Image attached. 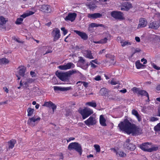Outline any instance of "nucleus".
Returning <instances> with one entry per match:
<instances>
[{
	"label": "nucleus",
	"mask_w": 160,
	"mask_h": 160,
	"mask_svg": "<svg viewBox=\"0 0 160 160\" xmlns=\"http://www.w3.org/2000/svg\"><path fill=\"white\" fill-rule=\"evenodd\" d=\"M118 127L121 130L125 132L128 134H132L133 135H135L139 133L140 129L127 120L121 122L118 124Z\"/></svg>",
	"instance_id": "obj_1"
},
{
	"label": "nucleus",
	"mask_w": 160,
	"mask_h": 160,
	"mask_svg": "<svg viewBox=\"0 0 160 160\" xmlns=\"http://www.w3.org/2000/svg\"><path fill=\"white\" fill-rule=\"evenodd\" d=\"M152 146V143L150 142H145L140 145V148L143 151L152 152L158 150V148L156 146Z\"/></svg>",
	"instance_id": "obj_2"
},
{
	"label": "nucleus",
	"mask_w": 160,
	"mask_h": 160,
	"mask_svg": "<svg viewBox=\"0 0 160 160\" xmlns=\"http://www.w3.org/2000/svg\"><path fill=\"white\" fill-rule=\"evenodd\" d=\"M68 149L70 150L74 149L78 152L80 155L82 153V149L81 146L78 142H74L70 143L68 146Z\"/></svg>",
	"instance_id": "obj_3"
},
{
	"label": "nucleus",
	"mask_w": 160,
	"mask_h": 160,
	"mask_svg": "<svg viewBox=\"0 0 160 160\" xmlns=\"http://www.w3.org/2000/svg\"><path fill=\"white\" fill-rule=\"evenodd\" d=\"M79 111L83 119H85L93 113L92 109L87 108H85L83 109L79 110Z\"/></svg>",
	"instance_id": "obj_4"
},
{
	"label": "nucleus",
	"mask_w": 160,
	"mask_h": 160,
	"mask_svg": "<svg viewBox=\"0 0 160 160\" xmlns=\"http://www.w3.org/2000/svg\"><path fill=\"white\" fill-rule=\"evenodd\" d=\"M34 13V12L31 11H27L20 16L21 17L17 19L15 22L16 24H20L23 21V18L30 15H31Z\"/></svg>",
	"instance_id": "obj_5"
},
{
	"label": "nucleus",
	"mask_w": 160,
	"mask_h": 160,
	"mask_svg": "<svg viewBox=\"0 0 160 160\" xmlns=\"http://www.w3.org/2000/svg\"><path fill=\"white\" fill-rule=\"evenodd\" d=\"M41 118L38 116H34L30 118L27 121V123L30 126L33 127L36 125L41 120Z\"/></svg>",
	"instance_id": "obj_6"
},
{
	"label": "nucleus",
	"mask_w": 160,
	"mask_h": 160,
	"mask_svg": "<svg viewBox=\"0 0 160 160\" xmlns=\"http://www.w3.org/2000/svg\"><path fill=\"white\" fill-rule=\"evenodd\" d=\"M103 36L104 37L103 38L98 41H93V42L95 43L104 44L106 43L108 40L111 39V35L108 33H104Z\"/></svg>",
	"instance_id": "obj_7"
},
{
	"label": "nucleus",
	"mask_w": 160,
	"mask_h": 160,
	"mask_svg": "<svg viewBox=\"0 0 160 160\" xmlns=\"http://www.w3.org/2000/svg\"><path fill=\"white\" fill-rule=\"evenodd\" d=\"M111 14L112 17L116 19L123 20L124 19L123 13L119 11L112 12Z\"/></svg>",
	"instance_id": "obj_8"
},
{
	"label": "nucleus",
	"mask_w": 160,
	"mask_h": 160,
	"mask_svg": "<svg viewBox=\"0 0 160 160\" xmlns=\"http://www.w3.org/2000/svg\"><path fill=\"white\" fill-rule=\"evenodd\" d=\"M132 90L134 92L142 96H146L149 100V95L147 92L143 90H141L136 87L132 89Z\"/></svg>",
	"instance_id": "obj_9"
},
{
	"label": "nucleus",
	"mask_w": 160,
	"mask_h": 160,
	"mask_svg": "<svg viewBox=\"0 0 160 160\" xmlns=\"http://www.w3.org/2000/svg\"><path fill=\"white\" fill-rule=\"evenodd\" d=\"M39 10L43 12L47 13H50L52 11L51 7L48 5H43L40 6Z\"/></svg>",
	"instance_id": "obj_10"
},
{
	"label": "nucleus",
	"mask_w": 160,
	"mask_h": 160,
	"mask_svg": "<svg viewBox=\"0 0 160 160\" xmlns=\"http://www.w3.org/2000/svg\"><path fill=\"white\" fill-rule=\"evenodd\" d=\"M56 74L62 81H65L68 80L69 75L68 72L63 73L57 72L56 73Z\"/></svg>",
	"instance_id": "obj_11"
},
{
	"label": "nucleus",
	"mask_w": 160,
	"mask_h": 160,
	"mask_svg": "<svg viewBox=\"0 0 160 160\" xmlns=\"http://www.w3.org/2000/svg\"><path fill=\"white\" fill-rule=\"evenodd\" d=\"M77 16V14L75 12H69L64 18V19L66 21L73 22L75 20Z\"/></svg>",
	"instance_id": "obj_12"
},
{
	"label": "nucleus",
	"mask_w": 160,
	"mask_h": 160,
	"mask_svg": "<svg viewBox=\"0 0 160 160\" xmlns=\"http://www.w3.org/2000/svg\"><path fill=\"white\" fill-rule=\"evenodd\" d=\"M52 35L54 38L53 41H56L60 37V31L58 28H55L53 29L52 32Z\"/></svg>",
	"instance_id": "obj_13"
},
{
	"label": "nucleus",
	"mask_w": 160,
	"mask_h": 160,
	"mask_svg": "<svg viewBox=\"0 0 160 160\" xmlns=\"http://www.w3.org/2000/svg\"><path fill=\"white\" fill-rule=\"evenodd\" d=\"M85 123L88 126L93 125L95 124L97 122L95 116H91L87 120L85 121Z\"/></svg>",
	"instance_id": "obj_14"
},
{
	"label": "nucleus",
	"mask_w": 160,
	"mask_h": 160,
	"mask_svg": "<svg viewBox=\"0 0 160 160\" xmlns=\"http://www.w3.org/2000/svg\"><path fill=\"white\" fill-rule=\"evenodd\" d=\"M129 142L130 140L127 139L124 144V146L127 149L131 150H134L136 148L135 146L132 143H130Z\"/></svg>",
	"instance_id": "obj_15"
},
{
	"label": "nucleus",
	"mask_w": 160,
	"mask_h": 160,
	"mask_svg": "<svg viewBox=\"0 0 160 160\" xmlns=\"http://www.w3.org/2000/svg\"><path fill=\"white\" fill-rule=\"evenodd\" d=\"M74 67L75 65L73 63L69 62L66 65L59 66L58 68L61 70H66L71 68H73Z\"/></svg>",
	"instance_id": "obj_16"
},
{
	"label": "nucleus",
	"mask_w": 160,
	"mask_h": 160,
	"mask_svg": "<svg viewBox=\"0 0 160 160\" xmlns=\"http://www.w3.org/2000/svg\"><path fill=\"white\" fill-rule=\"evenodd\" d=\"M132 8V4L128 2H125L123 4L121 8V10L124 11H128Z\"/></svg>",
	"instance_id": "obj_17"
},
{
	"label": "nucleus",
	"mask_w": 160,
	"mask_h": 160,
	"mask_svg": "<svg viewBox=\"0 0 160 160\" xmlns=\"http://www.w3.org/2000/svg\"><path fill=\"white\" fill-rule=\"evenodd\" d=\"M78 63L80 65L81 67L83 69H86L88 67V65L85 62V60L82 57H79V60Z\"/></svg>",
	"instance_id": "obj_18"
},
{
	"label": "nucleus",
	"mask_w": 160,
	"mask_h": 160,
	"mask_svg": "<svg viewBox=\"0 0 160 160\" xmlns=\"http://www.w3.org/2000/svg\"><path fill=\"white\" fill-rule=\"evenodd\" d=\"M147 20L144 18H141L139 19V23L138 28H140L145 27L147 24Z\"/></svg>",
	"instance_id": "obj_19"
},
{
	"label": "nucleus",
	"mask_w": 160,
	"mask_h": 160,
	"mask_svg": "<svg viewBox=\"0 0 160 160\" xmlns=\"http://www.w3.org/2000/svg\"><path fill=\"white\" fill-rule=\"evenodd\" d=\"M53 89L55 91H65L71 89L72 88L71 87H64L55 86L53 87Z\"/></svg>",
	"instance_id": "obj_20"
},
{
	"label": "nucleus",
	"mask_w": 160,
	"mask_h": 160,
	"mask_svg": "<svg viewBox=\"0 0 160 160\" xmlns=\"http://www.w3.org/2000/svg\"><path fill=\"white\" fill-rule=\"evenodd\" d=\"M74 31L82 39L86 40L88 39V36L85 32L76 30H74Z\"/></svg>",
	"instance_id": "obj_21"
},
{
	"label": "nucleus",
	"mask_w": 160,
	"mask_h": 160,
	"mask_svg": "<svg viewBox=\"0 0 160 160\" xmlns=\"http://www.w3.org/2000/svg\"><path fill=\"white\" fill-rule=\"evenodd\" d=\"M113 150L114 152H115L117 156H119L120 157H125L126 154L123 151L120 150H116L114 148H112L111 149Z\"/></svg>",
	"instance_id": "obj_22"
},
{
	"label": "nucleus",
	"mask_w": 160,
	"mask_h": 160,
	"mask_svg": "<svg viewBox=\"0 0 160 160\" xmlns=\"http://www.w3.org/2000/svg\"><path fill=\"white\" fill-rule=\"evenodd\" d=\"M102 15L99 13H96L92 14H88V17L89 18L96 19L101 18Z\"/></svg>",
	"instance_id": "obj_23"
},
{
	"label": "nucleus",
	"mask_w": 160,
	"mask_h": 160,
	"mask_svg": "<svg viewBox=\"0 0 160 160\" xmlns=\"http://www.w3.org/2000/svg\"><path fill=\"white\" fill-rule=\"evenodd\" d=\"M34 81V79L32 78H29L27 79L26 81L23 82L22 83V82L21 81L20 82V85H22L23 84V85H25V86L28 87L29 85L33 82Z\"/></svg>",
	"instance_id": "obj_24"
},
{
	"label": "nucleus",
	"mask_w": 160,
	"mask_h": 160,
	"mask_svg": "<svg viewBox=\"0 0 160 160\" xmlns=\"http://www.w3.org/2000/svg\"><path fill=\"white\" fill-rule=\"evenodd\" d=\"M83 54L84 56L87 58L90 59H92L94 58V57L92 55L91 52L90 51H85L83 52Z\"/></svg>",
	"instance_id": "obj_25"
},
{
	"label": "nucleus",
	"mask_w": 160,
	"mask_h": 160,
	"mask_svg": "<svg viewBox=\"0 0 160 160\" xmlns=\"http://www.w3.org/2000/svg\"><path fill=\"white\" fill-rule=\"evenodd\" d=\"M92 2H87V5L88 7L90 9L92 10L95 8L96 6L95 5V3L98 2V1L96 0H92Z\"/></svg>",
	"instance_id": "obj_26"
},
{
	"label": "nucleus",
	"mask_w": 160,
	"mask_h": 160,
	"mask_svg": "<svg viewBox=\"0 0 160 160\" xmlns=\"http://www.w3.org/2000/svg\"><path fill=\"white\" fill-rule=\"evenodd\" d=\"M160 26L156 22H152L150 23L149 25V28L154 29H157Z\"/></svg>",
	"instance_id": "obj_27"
},
{
	"label": "nucleus",
	"mask_w": 160,
	"mask_h": 160,
	"mask_svg": "<svg viewBox=\"0 0 160 160\" xmlns=\"http://www.w3.org/2000/svg\"><path fill=\"white\" fill-rule=\"evenodd\" d=\"M132 114L136 117L138 121L140 122L141 121L142 119L141 116L139 115L136 110L135 109L132 110Z\"/></svg>",
	"instance_id": "obj_28"
},
{
	"label": "nucleus",
	"mask_w": 160,
	"mask_h": 160,
	"mask_svg": "<svg viewBox=\"0 0 160 160\" xmlns=\"http://www.w3.org/2000/svg\"><path fill=\"white\" fill-rule=\"evenodd\" d=\"M19 74L21 76L23 77L26 71V68L23 66L19 67Z\"/></svg>",
	"instance_id": "obj_29"
},
{
	"label": "nucleus",
	"mask_w": 160,
	"mask_h": 160,
	"mask_svg": "<svg viewBox=\"0 0 160 160\" xmlns=\"http://www.w3.org/2000/svg\"><path fill=\"white\" fill-rule=\"evenodd\" d=\"M131 43L129 41H125L123 40H120V44L122 47L131 45Z\"/></svg>",
	"instance_id": "obj_30"
},
{
	"label": "nucleus",
	"mask_w": 160,
	"mask_h": 160,
	"mask_svg": "<svg viewBox=\"0 0 160 160\" xmlns=\"http://www.w3.org/2000/svg\"><path fill=\"white\" fill-rule=\"evenodd\" d=\"M16 142V140L12 139L8 142V146L9 149H12Z\"/></svg>",
	"instance_id": "obj_31"
},
{
	"label": "nucleus",
	"mask_w": 160,
	"mask_h": 160,
	"mask_svg": "<svg viewBox=\"0 0 160 160\" xmlns=\"http://www.w3.org/2000/svg\"><path fill=\"white\" fill-rule=\"evenodd\" d=\"M100 123L101 125L103 126H106V119L104 118L103 116V115H101L100 117Z\"/></svg>",
	"instance_id": "obj_32"
},
{
	"label": "nucleus",
	"mask_w": 160,
	"mask_h": 160,
	"mask_svg": "<svg viewBox=\"0 0 160 160\" xmlns=\"http://www.w3.org/2000/svg\"><path fill=\"white\" fill-rule=\"evenodd\" d=\"M85 105L93 108H95L97 106L96 103L94 101L87 102L86 103Z\"/></svg>",
	"instance_id": "obj_33"
},
{
	"label": "nucleus",
	"mask_w": 160,
	"mask_h": 160,
	"mask_svg": "<svg viewBox=\"0 0 160 160\" xmlns=\"http://www.w3.org/2000/svg\"><path fill=\"white\" fill-rule=\"evenodd\" d=\"M7 21V19L1 16L0 17V24L1 25L5 24Z\"/></svg>",
	"instance_id": "obj_34"
},
{
	"label": "nucleus",
	"mask_w": 160,
	"mask_h": 160,
	"mask_svg": "<svg viewBox=\"0 0 160 160\" xmlns=\"http://www.w3.org/2000/svg\"><path fill=\"white\" fill-rule=\"evenodd\" d=\"M9 62L8 60L6 58H2L0 59V64H6Z\"/></svg>",
	"instance_id": "obj_35"
},
{
	"label": "nucleus",
	"mask_w": 160,
	"mask_h": 160,
	"mask_svg": "<svg viewBox=\"0 0 160 160\" xmlns=\"http://www.w3.org/2000/svg\"><path fill=\"white\" fill-rule=\"evenodd\" d=\"M90 27L92 28L94 27H103L104 25L102 24H98L96 23H92L90 24Z\"/></svg>",
	"instance_id": "obj_36"
},
{
	"label": "nucleus",
	"mask_w": 160,
	"mask_h": 160,
	"mask_svg": "<svg viewBox=\"0 0 160 160\" xmlns=\"http://www.w3.org/2000/svg\"><path fill=\"white\" fill-rule=\"evenodd\" d=\"M34 110L31 108H28L27 111L28 112V116H30L32 115L34 112Z\"/></svg>",
	"instance_id": "obj_37"
},
{
	"label": "nucleus",
	"mask_w": 160,
	"mask_h": 160,
	"mask_svg": "<svg viewBox=\"0 0 160 160\" xmlns=\"http://www.w3.org/2000/svg\"><path fill=\"white\" fill-rule=\"evenodd\" d=\"M68 75L70 76L75 74L79 73V72L77 70L74 69L70 70L68 72Z\"/></svg>",
	"instance_id": "obj_38"
},
{
	"label": "nucleus",
	"mask_w": 160,
	"mask_h": 160,
	"mask_svg": "<svg viewBox=\"0 0 160 160\" xmlns=\"http://www.w3.org/2000/svg\"><path fill=\"white\" fill-rule=\"evenodd\" d=\"M135 65L137 68L138 69L142 68V67L144 66L142 64L140 63L139 61H137L136 62Z\"/></svg>",
	"instance_id": "obj_39"
},
{
	"label": "nucleus",
	"mask_w": 160,
	"mask_h": 160,
	"mask_svg": "<svg viewBox=\"0 0 160 160\" xmlns=\"http://www.w3.org/2000/svg\"><path fill=\"white\" fill-rule=\"evenodd\" d=\"M108 92L107 90L105 88H102L100 91V93L102 95H105Z\"/></svg>",
	"instance_id": "obj_40"
},
{
	"label": "nucleus",
	"mask_w": 160,
	"mask_h": 160,
	"mask_svg": "<svg viewBox=\"0 0 160 160\" xmlns=\"http://www.w3.org/2000/svg\"><path fill=\"white\" fill-rule=\"evenodd\" d=\"M108 82L111 84L112 85H115L118 84L119 82L117 80H115L114 79H112L111 80H109Z\"/></svg>",
	"instance_id": "obj_41"
},
{
	"label": "nucleus",
	"mask_w": 160,
	"mask_h": 160,
	"mask_svg": "<svg viewBox=\"0 0 160 160\" xmlns=\"http://www.w3.org/2000/svg\"><path fill=\"white\" fill-rule=\"evenodd\" d=\"M80 83L82 84V86H84V87L86 88L88 87V83L84 82L78 81L77 83V84H78V85H79Z\"/></svg>",
	"instance_id": "obj_42"
},
{
	"label": "nucleus",
	"mask_w": 160,
	"mask_h": 160,
	"mask_svg": "<svg viewBox=\"0 0 160 160\" xmlns=\"http://www.w3.org/2000/svg\"><path fill=\"white\" fill-rule=\"evenodd\" d=\"M53 103L51 102H46L43 105V106L50 108Z\"/></svg>",
	"instance_id": "obj_43"
},
{
	"label": "nucleus",
	"mask_w": 160,
	"mask_h": 160,
	"mask_svg": "<svg viewBox=\"0 0 160 160\" xmlns=\"http://www.w3.org/2000/svg\"><path fill=\"white\" fill-rule=\"evenodd\" d=\"M94 147L97 152H100L101 150L100 147L98 145L95 144L94 145Z\"/></svg>",
	"instance_id": "obj_44"
},
{
	"label": "nucleus",
	"mask_w": 160,
	"mask_h": 160,
	"mask_svg": "<svg viewBox=\"0 0 160 160\" xmlns=\"http://www.w3.org/2000/svg\"><path fill=\"white\" fill-rule=\"evenodd\" d=\"M155 130L158 132H160V123L154 127Z\"/></svg>",
	"instance_id": "obj_45"
},
{
	"label": "nucleus",
	"mask_w": 160,
	"mask_h": 160,
	"mask_svg": "<svg viewBox=\"0 0 160 160\" xmlns=\"http://www.w3.org/2000/svg\"><path fill=\"white\" fill-rule=\"evenodd\" d=\"M152 67L155 69L157 70H160V67H158L157 66L156 64L154 63H153L152 64Z\"/></svg>",
	"instance_id": "obj_46"
},
{
	"label": "nucleus",
	"mask_w": 160,
	"mask_h": 160,
	"mask_svg": "<svg viewBox=\"0 0 160 160\" xmlns=\"http://www.w3.org/2000/svg\"><path fill=\"white\" fill-rule=\"evenodd\" d=\"M61 30L63 32V34L64 35H66L68 32L67 30H66L64 28H62Z\"/></svg>",
	"instance_id": "obj_47"
},
{
	"label": "nucleus",
	"mask_w": 160,
	"mask_h": 160,
	"mask_svg": "<svg viewBox=\"0 0 160 160\" xmlns=\"http://www.w3.org/2000/svg\"><path fill=\"white\" fill-rule=\"evenodd\" d=\"M50 108H51L52 109L53 111L52 112L53 113V112H54V110L56 109V106L55 105V104L53 103Z\"/></svg>",
	"instance_id": "obj_48"
},
{
	"label": "nucleus",
	"mask_w": 160,
	"mask_h": 160,
	"mask_svg": "<svg viewBox=\"0 0 160 160\" xmlns=\"http://www.w3.org/2000/svg\"><path fill=\"white\" fill-rule=\"evenodd\" d=\"M30 74L32 77H35L37 75L36 73L33 71H31L30 72Z\"/></svg>",
	"instance_id": "obj_49"
},
{
	"label": "nucleus",
	"mask_w": 160,
	"mask_h": 160,
	"mask_svg": "<svg viewBox=\"0 0 160 160\" xmlns=\"http://www.w3.org/2000/svg\"><path fill=\"white\" fill-rule=\"evenodd\" d=\"M94 79L96 81H100L101 80V77L99 75L95 77Z\"/></svg>",
	"instance_id": "obj_50"
},
{
	"label": "nucleus",
	"mask_w": 160,
	"mask_h": 160,
	"mask_svg": "<svg viewBox=\"0 0 160 160\" xmlns=\"http://www.w3.org/2000/svg\"><path fill=\"white\" fill-rule=\"evenodd\" d=\"M158 120V119L155 117H152L150 119V121L152 122H154Z\"/></svg>",
	"instance_id": "obj_51"
},
{
	"label": "nucleus",
	"mask_w": 160,
	"mask_h": 160,
	"mask_svg": "<svg viewBox=\"0 0 160 160\" xmlns=\"http://www.w3.org/2000/svg\"><path fill=\"white\" fill-rule=\"evenodd\" d=\"M90 62H92V63L94 62V63L96 64H98L99 63V62H98V61L97 59H95L94 60H92Z\"/></svg>",
	"instance_id": "obj_52"
},
{
	"label": "nucleus",
	"mask_w": 160,
	"mask_h": 160,
	"mask_svg": "<svg viewBox=\"0 0 160 160\" xmlns=\"http://www.w3.org/2000/svg\"><path fill=\"white\" fill-rule=\"evenodd\" d=\"M141 61L142 62H143V64H146L147 63V60L146 59H144V58H143L141 59Z\"/></svg>",
	"instance_id": "obj_53"
},
{
	"label": "nucleus",
	"mask_w": 160,
	"mask_h": 160,
	"mask_svg": "<svg viewBox=\"0 0 160 160\" xmlns=\"http://www.w3.org/2000/svg\"><path fill=\"white\" fill-rule=\"evenodd\" d=\"M75 138L73 137H70L67 140V142H70L71 141L73 140H74Z\"/></svg>",
	"instance_id": "obj_54"
},
{
	"label": "nucleus",
	"mask_w": 160,
	"mask_h": 160,
	"mask_svg": "<svg viewBox=\"0 0 160 160\" xmlns=\"http://www.w3.org/2000/svg\"><path fill=\"white\" fill-rule=\"evenodd\" d=\"M106 57L107 58H112V55H111L110 54H107L106 55Z\"/></svg>",
	"instance_id": "obj_55"
},
{
	"label": "nucleus",
	"mask_w": 160,
	"mask_h": 160,
	"mask_svg": "<svg viewBox=\"0 0 160 160\" xmlns=\"http://www.w3.org/2000/svg\"><path fill=\"white\" fill-rule=\"evenodd\" d=\"M135 39L136 41L138 42H139L140 41V38L138 37H136L135 38Z\"/></svg>",
	"instance_id": "obj_56"
},
{
	"label": "nucleus",
	"mask_w": 160,
	"mask_h": 160,
	"mask_svg": "<svg viewBox=\"0 0 160 160\" xmlns=\"http://www.w3.org/2000/svg\"><path fill=\"white\" fill-rule=\"evenodd\" d=\"M90 64L91 65V67L92 68H94L96 67V66L93 64V63L90 62Z\"/></svg>",
	"instance_id": "obj_57"
},
{
	"label": "nucleus",
	"mask_w": 160,
	"mask_h": 160,
	"mask_svg": "<svg viewBox=\"0 0 160 160\" xmlns=\"http://www.w3.org/2000/svg\"><path fill=\"white\" fill-rule=\"evenodd\" d=\"M120 92H122V93H124L127 92V90L126 89H125L123 90H120Z\"/></svg>",
	"instance_id": "obj_58"
},
{
	"label": "nucleus",
	"mask_w": 160,
	"mask_h": 160,
	"mask_svg": "<svg viewBox=\"0 0 160 160\" xmlns=\"http://www.w3.org/2000/svg\"><path fill=\"white\" fill-rule=\"evenodd\" d=\"M88 31H89L92 32V27H90V25L89 24L88 29Z\"/></svg>",
	"instance_id": "obj_59"
},
{
	"label": "nucleus",
	"mask_w": 160,
	"mask_h": 160,
	"mask_svg": "<svg viewBox=\"0 0 160 160\" xmlns=\"http://www.w3.org/2000/svg\"><path fill=\"white\" fill-rule=\"evenodd\" d=\"M117 40L118 42H119L120 43V40H123V39L122 38H121L120 37H118L117 38Z\"/></svg>",
	"instance_id": "obj_60"
},
{
	"label": "nucleus",
	"mask_w": 160,
	"mask_h": 160,
	"mask_svg": "<svg viewBox=\"0 0 160 160\" xmlns=\"http://www.w3.org/2000/svg\"><path fill=\"white\" fill-rule=\"evenodd\" d=\"M158 116L160 117V107L159 108L158 112Z\"/></svg>",
	"instance_id": "obj_61"
},
{
	"label": "nucleus",
	"mask_w": 160,
	"mask_h": 160,
	"mask_svg": "<svg viewBox=\"0 0 160 160\" xmlns=\"http://www.w3.org/2000/svg\"><path fill=\"white\" fill-rule=\"evenodd\" d=\"M152 36L153 37V38H156V37H157L158 38V39L160 40V37H158V36H157L156 35H152Z\"/></svg>",
	"instance_id": "obj_62"
},
{
	"label": "nucleus",
	"mask_w": 160,
	"mask_h": 160,
	"mask_svg": "<svg viewBox=\"0 0 160 160\" xmlns=\"http://www.w3.org/2000/svg\"><path fill=\"white\" fill-rule=\"evenodd\" d=\"M156 89L158 90H160V85L157 86Z\"/></svg>",
	"instance_id": "obj_63"
},
{
	"label": "nucleus",
	"mask_w": 160,
	"mask_h": 160,
	"mask_svg": "<svg viewBox=\"0 0 160 160\" xmlns=\"http://www.w3.org/2000/svg\"><path fill=\"white\" fill-rule=\"evenodd\" d=\"M39 107V104H37L35 106V108L37 109H38Z\"/></svg>",
	"instance_id": "obj_64"
}]
</instances>
